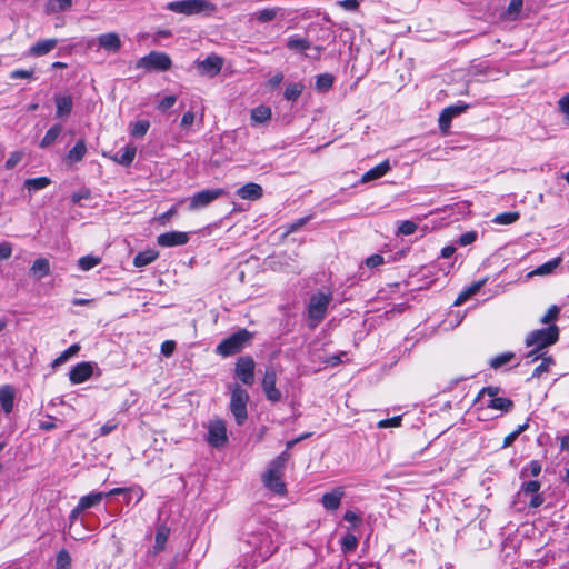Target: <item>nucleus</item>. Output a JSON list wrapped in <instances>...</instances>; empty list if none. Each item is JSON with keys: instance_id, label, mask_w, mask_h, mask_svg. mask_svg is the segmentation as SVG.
Returning a JSON list of instances; mask_svg holds the SVG:
<instances>
[{"instance_id": "nucleus-53", "label": "nucleus", "mask_w": 569, "mask_h": 569, "mask_svg": "<svg viewBox=\"0 0 569 569\" xmlns=\"http://www.w3.org/2000/svg\"><path fill=\"white\" fill-rule=\"evenodd\" d=\"M417 230V224L413 221H402L398 228L399 233L403 236H410Z\"/></svg>"}, {"instance_id": "nucleus-45", "label": "nucleus", "mask_w": 569, "mask_h": 569, "mask_svg": "<svg viewBox=\"0 0 569 569\" xmlns=\"http://www.w3.org/2000/svg\"><path fill=\"white\" fill-rule=\"evenodd\" d=\"M278 11V8H266L257 11L254 17L259 22H269L277 17Z\"/></svg>"}, {"instance_id": "nucleus-35", "label": "nucleus", "mask_w": 569, "mask_h": 569, "mask_svg": "<svg viewBox=\"0 0 569 569\" xmlns=\"http://www.w3.org/2000/svg\"><path fill=\"white\" fill-rule=\"evenodd\" d=\"M50 183H51V180L49 178H47V177H38V178L27 179L24 181V187L29 191H38V190L44 189Z\"/></svg>"}, {"instance_id": "nucleus-29", "label": "nucleus", "mask_w": 569, "mask_h": 569, "mask_svg": "<svg viewBox=\"0 0 569 569\" xmlns=\"http://www.w3.org/2000/svg\"><path fill=\"white\" fill-rule=\"evenodd\" d=\"M483 284H485V280H480V281L473 282L471 286L466 288L457 297V299L455 301V306H460L463 302H466L470 297H472L475 293H477Z\"/></svg>"}, {"instance_id": "nucleus-18", "label": "nucleus", "mask_w": 569, "mask_h": 569, "mask_svg": "<svg viewBox=\"0 0 569 569\" xmlns=\"http://www.w3.org/2000/svg\"><path fill=\"white\" fill-rule=\"evenodd\" d=\"M58 44V39H43L36 42L30 49L29 54L32 57H42L52 51Z\"/></svg>"}, {"instance_id": "nucleus-57", "label": "nucleus", "mask_w": 569, "mask_h": 569, "mask_svg": "<svg viewBox=\"0 0 569 569\" xmlns=\"http://www.w3.org/2000/svg\"><path fill=\"white\" fill-rule=\"evenodd\" d=\"M500 391V388L499 387H495V386H489V387H485L480 390L478 397H477V400H480L481 398H483L486 395L490 397V399H492L493 397H497V395L499 393Z\"/></svg>"}, {"instance_id": "nucleus-50", "label": "nucleus", "mask_w": 569, "mask_h": 569, "mask_svg": "<svg viewBox=\"0 0 569 569\" xmlns=\"http://www.w3.org/2000/svg\"><path fill=\"white\" fill-rule=\"evenodd\" d=\"M453 117L447 111V109L445 108L442 110V112L440 113L439 116V129L443 132L448 131V129L450 128L451 126V121H452Z\"/></svg>"}, {"instance_id": "nucleus-20", "label": "nucleus", "mask_w": 569, "mask_h": 569, "mask_svg": "<svg viewBox=\"0 0 569 569\" xmlns=\"http://www.w3.org/2000/svg\"><path fill=\"white\" fill-rule=\"evenodd\" d=\"M54 103H56V117L62 118L67 117L71 113L73 101L71 96H56L54 97Z\"/></svg>"}, {"instance_id": "nucleus-4", "label": "nucleus", "mask_w": 569, "mask_h": 569, "mask_svg": "<svg viewBox=\"0 0 569 569\" xmlns=\"http://www.w3.org/2000/svg\"><path fill=\"white\" fill-rule=\"evenodd\" d=\"M251 333L247 329H240L228 338L223 339L217 346V353L222 357H229L240 352L251 339Z\"/></svg>"}, {"instance_id": "nucleus-2", "label": "nucleus", "mask_w": 569, "mask_h": 569, "mask_svg": "<svg viewBox=\"0 0 569 569\" xmlns=\"http://www.w3.org/2000/svg\"><path fill=\"white\" fill-rule=\"evenodd\" d=\"M288 461V453L284 451L273 459L263 476L264 486L277 495L286 493V485L282 480L283 470Z\"/></svg>"}, {"instance_id": "nucleus-27", "label": "nucleus", "mask_w": 569, "mask_h": 569, "mask_svg": "<svg viewBox=\"0 0 569 569\" xmlns=\"http://www.w3.org/2000/svg\"><path fill=\"white\" fill-rule=\"evenodd\" d=\"M158 252L152 249L141 251L134 257L133 266L137 268L146 267L152 263L158 258Z\"/></svg>"}, {"instance_id": "nucleus-6", "label": "nucleus", "mask_w": 569, "mask_h": 569, "mask_svg": "<svg viewBox=\"0 0 569 569\" xmlns=\"http://www.w3.org/2000/svg\"><path fill=\"white\" fill-rule=\"evenodd\" d=\"M330 301L331 297L322 292L311 296L308 306L310 327L318 326V323L325 318Z\"/></svg>"}, {"instance_id": "nucleus-25", "label": "nucleus", "mask_w": 569, "mask_h": 569, "mask_svg": "<svg viewBox=\"0 0 569 569\" xmlns=\"http://www.w3.org/2000/svg\"><path fill=\"white\" fill-rule=\"evenodd\" d=\"M486 406L490 409L500 410L502 412H509L513 409V401L505 397H493Z\"/></svg>"}, {"instance_id": "nucleus-23", "label": "nucleus", "mask_w": 569, "mask_h": 569, "mask_svg": "<svg viewBox=\"0 0 569 569\" xmlns=\"http://www.w3.org/2000/svg\"><path fill=\"white\" fill-rule=\"evenodd\" d=\"M30 272L37 278L42 279L50 273V263L46 258H38L33 261Z\"/></svg>"}, {"instance_id": "nucleus-39", "label": "nucleus", "mask_w": 569, "mask_h": 569, "mask_svg": "<svg viewBox=\"0 0 569 569\" xmlns=\"http://www.w3.org/2000/svg\"><path fill=\"white\" fill-rule=\"evenodd\" d=\"M305 86L302 83H290L287 86L284 91V98L289 101H296L303 91Z\"/></svg>"}, {"instance_id": "nucleus-56", "label": "nucleus", "mask_w": 569, "mask_h": 569, "mask_svg": "<svg viewBox=\"0 0 569 569\" xmlns=\"http://www.w3.org/2000/svg\"><path fill=\"white\" fill-rule=\"evenodd\" d=\"M476 239H477V232L476 231H468V232L462 233L459 237L458 243L460 246H468V244L473 243L476 241Z\"/></svg>"}, {"instance_id": "nucleus-15", "label": "nucleus", "mask_w": 569, "mask_h": 569, "mask_svg": "<svg viewBox=\"0 0 569 569\" xmlns=\"http://www.w3.org/2000/svg\"><path fill=\"white\" fill-rule=\"evenodd\" d=\"M343 496V488L337 487L332 491L326 492L322 496L321 503L327 511H336L340 507Z\"/></svg>"}, {"instance_id": "nucleus-63", "label": "nucleus", "mask_w": 569, "mask_h": 569, "mask_svg": "<svg viewBox=\"0 0 569 569\" xmlns=\"http://www.w3.org/2000/svg\"><path fill=\"white\" fill-rule=\"evenodd\" d=\"M12 253V244L10 242L0 243V260L9 259Z\"/></svg>"}, {"instance_id": "nucleus-12", "label": "nucleus", "mask_w": 569, "mask_h": 569, "mask_svg": "<svg viewBox=\"0 0 569 569\" xmlns=\"http://www.w3.org/2000/svg\"><path fill=\"white\" fill-rule=\"evenodd\" d=\"M196 66L201 76L213 78L221 71L223 59L217 54H210L204 60L197 61Z\"/></svg>"}, {"instance_id": "nucleus-14", "label": "nucleus", "mask_w": 569, "mask_h": 569, "mask_svg": "<svg viewBox=\"0 0 569 569\" xmlns=\"http://www.w3.org/2000/svg\"><path fill=\"white\" fill-rule=\"evenodd\" d=\"M189 241V236L187 232L181 231H169L161 233L157 237V243L160 247H177L183 246Z\"/></svg>"}, {"instance_id": "nucleus-46", "label": "nucleus", "mask_w": 569, "mask_h": 569, "mask_svg": "<svg viewBox=\"0 0 569 569\" xmlns=\"http://www.w3.org/2000/svg\"><path fill=\"white\" fill-rule=\"evenodd\" d=\"M560 308L556 305H552L547 312L540 318V322L543 325H553L552 322L556 321L559 317Z\"/></svg>"}, {"instance_id": "nucleus-1", "label": "nucleus", "mask_w": 569, "mask_h": 569, "mask_svg": "<svg viewBox=\"0 0 569 569\" xmlns=\"http://www.w3.org/2000/svg\"><path fill=\"white\" fill-rule=\"evenodd\" d=\"M559 335L560 329L557 325L530 331L526 337V346L535 349L528 352L527 358H531V361L538 360L540 351L555 345L559 340Z\"/></svg>"}, {"instance_id": "nucleus-22", "label": "nucleus", "mask_w": 569, "mask_h": 569, "mask_svg": "<svg viewBox=\"0 0 569 569\" xmlns=\"http://www.w3.org/2000/svg\"><path fill=\"white\" fill-rule=\"evenodd\" d=\"M14 390L11 386L6 385L0 388V403L2 410L9 415L13 409Z\"/></svg>"}, {"instance_id": "nucleus-47", "label": "nucleus", "mask_w": 569, "mask_h": 569, "mask_svg": "<svg viewBox=\"0 0 569 569\" xmlns=\"http://www.w3.org/2000/svg\"><path fill=\"white\" fill-rule=\"evenodd\" d=\"M541 469H542L541 463L538 460H532V461H530L528 467L521 469L520 478H526L528 476V472L532 477H537L540 475Z\"/></svg>"}, {"instance_id": "nucleus-5", "label": "nucleus", "mask_w": 569, "mask_h": 569, "mask_svg": "<svg viewBox=\"0 0 569 569\" xmlns=\"http://www.w3.org/2000/svg\"><path fill=\"white\" fill-rule=\"evenodd\" d=\"M249 399L248 392L239 385L231 388L229 408L238 426H242L248 418L247 405Z\"/></svg>"}, {"instance_id": "nucleus-16", "label": "nucleus", "mask_w": 569, "mask_h": 569, "mask_svg": "<svg viewBox=\"0 0 569 569\" xmlns=\"http://www.w3.org/2000/svg\"><path fill=\"white\" fill-rule=\"evenodd\" d=\"M99 47L109 52H118L121 49L122 42L120 37L114 32L103 33L96 39Z\"/></svg>"}, {"instance_id": "nucleus-8", "label": "nucleus", "mask_w": 569, "mask_h": 569, "mask_svg": "<svg viewBox=\"0 0 569 569\" xmlns=\"http://www.w3.org/2000/svg\"><path fill=\"white\" fill-rule=\"evenodd\" d=\"M226 194V191L221 188L217 189H206L194 193L189 198V210L196 211L202 208H206L218 198Z\"/></svg>"}, {"instance_id": "nucleus-60", "label": "nucleus", "mask_w": 569, "mask_h": 569, "mask_svg": "<svg viewBox=\"0 0 569 569\" xmlns=\"http://www.w3.org/2000/svg\"><path fill=\"white\" fill-rule=\"evenodd\" d=\"M338 6L347 11H357L359 9V0H342Z\"/></svg>"}, {"instance_id": "nucleus-19", "label": "nucleus", "mask_w": 569, "mask_h": 569, "mask_svg": "<svg viewBox=\"0 0 569 569\" xmlns=\"http://www.w3.org/2000/svg\"><path fill=\"white\" fill-rule=\"evenodd\" d=\"M391 169V166L389 163V160H385L381 163L377 164L376 167L368 170L362 177L361 182L367 183L373 180H377L381 177H383L387 172H389Z\"/></svg>"}, {"instance_id": "nucleus-21", "label": "nucleus", "mask_w": 569, "mask_h": 569, "mask_svg": "<svg viewBox=\"0 0 569 569\" xmlns=\"http://www.w3.org/2000/svg\"><path fill=\"white\" fill-rule=\"evenodd\" d=\"M137 153V148L132 143H129L124 147L122 152L114 153L111 159L121 166L128 167L134 160Z\"/></svg>"}, {"instance_id": "nucleus-41", "label": "nucleus", "mask_w": 569, "mask_h": 569, "mask_svg": "<svg viewBox=\"0 0 569 569\" xmlns=\"http://www.w3.org/2000/svg\"><path fill=\"white\" fill-rule=\"evenodd\" d=\"M72 6V0H49L47 10L49 12L66 11Z\"/></svg>"}, {"instance_id": "nucleus-52", "label": "nucleus", "mask_w": 569, "mask_h": 569, "mask_svg": "<svg viewBox=\"0 0 569 569\" xmlns=\"http://www.w3.org/2000/svg\"><path fill=\"white\" fill-rule=\"evenodd\" d=\"M176 102L177 97L174 94H170L160 100L157 108L159 111L166 112L168 109L172 108Z\"/></svg>"}, {"instance_id": "nucleus-26", "label": "nucleus", "mask_w": 569, "mask_h": 569, "mask_svg": "<svg viewBox=\"0 0 569 569\" xmlns=\"http://www.w3.org/2000/svg\"><path fill=\"white\" fill-rule=\"evenodd\" d=\"M271 109L267 106H258L251 110V121L254 124H260L267 122L271 118Z\"/></svg>"}, {"instance_id": "nucleus-13", "label": "nucleus", "mask_w": 569, "mask_h": 569, "mask_svg": "<svg viewBox=\"0 0 569 569\" xmlns=\"http://www.w3.org/2000/svg\"><path fill=\"white\" fill-rule=\"evenodd\" d=\"M96 366L94 362L90 361L77 363L69 372L71 383L79 385L87 381L92 376Z\"/></svg>"}, {"instance_id": "nucleus-38", "label": "nucleus", "mask_w": 569, "mask_h": 569, "mask_svg": "<svg viewBox=\"0 0 569 569\" xmlns=\"http://www.w3.org/2000/svg\"><path fill=\"white\" fill-rule=\"evenodd\" d=\"M520 213L518 211L502 212L493 218V222L497 224H511L518 221Z\"/></svg>"}, {"instance_id": "nucleus-49", "label": "nucleus", "mask_w": 569, "mask_h": 569, "mask_svg": "<svg viewBox=\"0 0 569 569\" xmlns=\"http://www.w3.org/2000/svg\"><path fill=\"white\" fill-rule=\"evenodd\" d=\"M358 540L356 536L348 533L341 539V549L343 552H351L357 548Z\"/></svg>"}, {"instance_id": "nucleus-7", "label": "nucleus", "mask_w": 569, "mask_h": 569, "mask_svg": "<svg viewBox=\"0 0 569 569\" xmlns=\"http://www.w3.org/2000/svg\"><path fill=\"white\" fill-rule=\"evenodd\" d=\"M171 59L164 52L152 51L142 57L137 62V68H144L147 70L167 71L171 68Z\"/></svg>"}, {"instance_id": "nucleus-31", "label": "nucleus", "mask_w": 569, "mask_h": 569, "mask_svg": "<svg viewBox=\"0 0 569 569\" xmlns=\"http://www.w3.org/2000/svg\"><path fill=\"white\" fill-rule=\"evenodd\" d=\"M562 261V258L561 257H557L546 263H542L541 266H539L538 268H536L533 271H532V274H536V276H547V274H550L552 273L561 263Z\"/></svg>"}, {"instance_id": "nucleus-9", "label": "nucleus", "mask_w": 569, "mask_h": 569, "mask_svg": "<svg viewBox=\"0 0 569 569\" xmlns=\"http://www.w3.org/2000/svg\"><path fill=\"white\" fill-rule=\"evenodd\" d=\"M254 360L250 356L240 357L234 367V376L247 386L254 383Z\"/></svg>"}, {"instance_id": "nucleus-62", "label": "nucleus", "mask_w": 569, "mask_h": 569, "mask_svg": "<svg viewBox=\"0 0 569 569\" xmlns=\"http://www.w3.org/2000/svg\"><path fill=\"white\" fill-rule=\"evenodd\" d=\"M176 349V342L173 340H166L161 345V353L166 357H170Z\"/></svg>"}, {"instance_id": "nucleus-10", "label": "nucleus", "mask_w": 569, "mask_h": 569, "mask_svg": "<svg viewBox=\"0 0 569 569\" xmlns=\"http://www.w3.org/2000/svg\"><path fill=\"white\" fill-rule=\"evenodd\" d=\"M208 442L214 447L220 448L228 441L226 423L221 419L210 421L208 427Z\"/></svg>"}, {"instance_id": "nucleus-30", "label": "nucleus", "mask_w": 569, "mask_h": 569, "mask_svg": "<svg viewBox=\"0 0 569 569\" xmlns=\"http://www.w3.org/2000/svg\"><path fill=\"white\" fill-rule=\"evenodd\" d=\"M80 351V346L78 343L71 345L68 349H66L59 357H57L51 367L53 369L60 367L64 362H67L70 358L74 357Z\"/></svg>"}, {"instance_id": "nucleus-61", "label": "nucleus", "mask_w": 569, "mask_h": 569, "mask_svg": "<svg viewBox=\"0 0 569 569\" xmlns=\"http://www.w3.org/2000/svg\"><path fill=\"white\" fill-rule=\"evenodd\" d=\"M385 262V259L381 254H372L366 259V266L369 268H376L381 266Z\"/></svg>"}, {"instance_id": "nucleus-32", "label": "nucleus", "mask_w": 569, "mask_h": 569, "mask_svg": "<svg viewBox=\"0 0 569 569\" xmlns=\"http://www.w3.org/2000/svg\"><path fill=\"white\" fill-rule=\"evenodd\" d=\"M102 498H103L102 492H93V493L83 496L80 498V500L78 502L79 509L86 510L91 507H94L101 502Z\"/></svg>"}, {"instance_id": "nucleus-44", "label": "nucleus", "mask_w": 569, "mask_h": 569, "mask_svg": "<svg viewBox=\"0 0 569 569\" xmlns=\"http://www.w3.org/2000/svg\"><path fill=\"white\" fill-rule=\"evenodd\" d=\"M71 556L66 549H61L56 558V569H70Z\"/></svg>"}, {"instance_id": "nucleus-55", "label": "nucleus", "mask_w": 569, "mask_h": 569, "mask_svg": "<svg viewBox=\"0 0 569 569\" xmlns=\"http://www.w3.org/2000/svg\"><path fill=\"white\" fill-rule=\"evenodd\" d=\"M194 119H196V116L192 111L184 112L181 118V121H180L181 129L189 130V128L193 124Z\"/></svg>"}, {"instance_id": "nucleus-64", "label": "nucleus", "mask_w": 569, "mask_h": 569, "mask_svg": "<svg viewBox=\"0 0 569 569\" xmlns=\"http://www.w3.org/2000/svg\"><path fill=\"white\" fill-rule=\"evenodd\" d=\"M559 110L566 116L567 120L569 121V93L563 96L558 101Z\"/></svg>"}, {"instance_id": "nucleus-3", "label": "nucleus", "mask_w": 569, "mask_h": 569, "mask_svg": "<svg viewBox=\"0 0 569 569\" xmlns=\"http://www.w3.org/2000/svg\"><path fill=\"white\" fill-rule=\"evenodd\" d=\"M166 9L184 16L212 14L217 11V6L209 0H180L168 2Z\"/></svg>"}, {"instance_id": "nucleus-40", "label": "nucleus", "mask_w": 569, "mask_h": 569, "mask_svg": "<svg viewBox=\"0 0 569 569\" xmlns=\"http://www.w3.org/2000/svg\"><path fill=\"white\" fill-rule=\"evenodd\" d=\"M335 78L330 73H322L317 77L316 88L319 91H328L333 84Z\"/></svg>"}, {"instance_id": "nucleus-33", "label": "nucleus", "mask_w": 569, "mask_h": 569, "mask_svg": "<svg viewBox=\"0 0 569 569\" xmlns=\"http://www.w3.org/2000/svg\"><path fill=\"white\" fill-rule=\"evenodd\" d=\"M87 153V147L83 140H79L74 147L68 152L67 159L71 162H79Z\"/></svg>"}, {"instance_id": "nucleus-36", "label": "nucleus", "mask_w": 569, "mask_h": 569, "mask_svg": "<svg viewBox=\"0 0 569 569\" xmlns=\"http://www.w3.org/2000/svg\"><path fill=\"white\" fill-rule=\"evenodd\" d=\"M539 359H541V363L538 365L533 372L532 378H539L542 373L547 372L551 365L555 363V360L551 356H546V353H540Z\"/></svg>"}, {"instance_id": "nucleus-51", "label": "nucleus", "mask_w": 569, "mask_h": 569, "mask_svg": "<svg viewBox=\"0 0 569 569\" xmlns=\"http://www.w3.org/2000/svg\"><path fill=\"white\" fill-rule=\"evenodd\" d=\"M310 220V217H303L300 218L289 224L286 226V234L297 232L299 229H301L308 221Z\"/></svg>"}, {"instance_id": "nucleus-54", "label": "nucleus", "mask_w": 569, "mask_h": 569, "mask_svg": "<svg viewBox=\"0 0 569 569\" xmlns=\"http://www.w3.org/2000/svg\"><path fill=\"white\" fill-rule=\"evenodd\" d=\"M22 160V153L20 151L12 152L6 161V169H13Z\"/></svg>"}, {"instance_id": "nucleus-17", "label": "nucleus", "mask_w": 569, "mask_h": 569, "mask_svg": "<svg viewBox=\"0 0 569 569\" xmlns=\"http://www.w3.org/2000/svg\"><path fill=\"white\" fill-rule=\"evenodd\" d=\"M237 194L244 200H258L262 197V187L254 182H249L238 189Z\"/></svg>"}, {"instance_id": "nucleus-59", "label": "nucleus", "mask_w": 569, "mask_h": 569, "mask_svg": "<svg viewBox=\"0 0 569 569\" xmlns=\"http://www.w3.org/2000/svg\"><path fill=\"white\" fill-rule=\"evenodd\" d=\"M469 108L467 103H458L447 107V111L455 118L461 113H463Z\"/></svg>"}, {"instance_id": "nucleus-37", "label": "nucleus", "mask_w": 569, "mask_h": 569, "mask_svg": "<svg viewBox=\"0 0 569 569\" xmlns=\"http://www.w3.org/2000/svg\"><path fill=\"white\" fill-rule=\"evenodd\" d=\"M150 128L148 120H139L131 126L130 134L134 138H142L147 134Z\"/></svg>"}, {"instance_id": "nucleus-11", "label": "nucleus", "mask_w": 569, "mask_h": 569, "mask_svg": "<svg viewBox=\"0 0 569 569\" xmlns=\"http://www.w3.org/2000/svg\"><path fill=\"white\" fill-rule=\"evenodd\" d=\"M277 373L272 366L266 368L264 376L262 379V390L267 399L271 402H278L281 400V392L276 387Z\"/></svg>"}, {"instance_id": "nucleus-43", "label": "nucleus", "mask_w": 569, "mask_h": 569, "mask_svg": "<svg viewBox=\"0 0 569 569\" xmlns=\"http://www.w3.org/2000/svg\"><path fill=\"white\" fill-rule=\"evenodd\" d=\"M513 358H515L513 352H503L501 355L493 357L490 360V367L493 369H499L502 366L509 363Z\"/></svg>"}, {"instance_id": "nucleus-58", "label": "nucleus", "mask_w": 569, "mask_h": 569, "mask_svg": "<svg viewBox=\"0 0 569 569\" xmlns=\"http://www.w3.org/2000/svg\"><path fill=\"white\" fill-rule=\"evenodd\" d=\"M401 423V417L397 416L389 419H383L378 422L379 428H391V427H399Z\"/></svg>"}, {"instance_id": "nucleus-48", "label": "nucleus", "mask_w": 569, "mask_h": 569, "mask_svg": "<svg viewBox=\"0 0 569 569\" xmlns=\"http://www.w3.org/2000/svg\"><path fill=\"white\" fill-rule=\"evenodd\" d=\"M541 488V483L538 480L526 481L521 485L519 493L537 495Z\"/></svg>"}, {"instance_id": "nucleus-28", "label": "nucleus", "mask_w": 569, "mask_h": 569, "mask_svg": "<svg viewBox=\"0 0 569 569\" xmlns=\"http://www.w3.org/2000/svg\"><path fill=\"white\" fill-rule=\"evenodd\" d=\"M287 48L292 51L303 52L306 50L311 49V43L306 38H301L298 36H291L287 41Z\"/></svg>"}, {"instance_id": "nucleus-34", "label": "nucleus", "mask_w": 569, "mask_h": 569, "mask_svg": "<svg viewBox=\"0 0 569 569\" xmlns=\"http://www.w3.org/2000/svg\"><path fill=\"white\" fill-rule=\"evenodd\" d=\"M62 131V127L60 124L52 126L44 134L42 140L40 141L39 146L40 148H48L50 147L59 137V134Z\"/></svg>"}, {"instance_id": "nucleus-24", "label": "nucleus", "mask_w": 569, "mask_h": 569, "mask_svg": "<svg viewBox=\"0 0 569 569\" xmlns=\"http://www.w3.org/2000/svg\"><path fill=\"white\" fill-rule=\"evenodd\" d=\"M169 535H170V529L166 525H161L157 528L154 546H153L156 553L164 550Z\"/></svg>"}, {"instance_id": "nucleus-42", "label": "nucleus", "mask_w": 569, "mask_h": 569, "mask_svg": "<svg viewBox=\"0 0 569 569\" xmlns=\"http://www.w3.org/2000/svg\"><path fill=\"white\" fill-rule=\"evenodd\" d=\"M101 262V258L94 256H84L78 260V266L81 270L88 271L98 266Z\"/></svg>"}]
</instances>
